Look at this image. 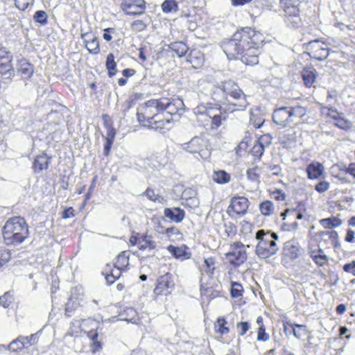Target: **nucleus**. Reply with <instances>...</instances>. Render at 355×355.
<instances>
[{
	"label": "nucleus",
	"instance_id": "nucleus-18",
	"mask_svg": "<svg viewBox=\"0 0 355 355\" xmlns=\"http://www.w3.org/2000/svg\"><path fill=\"white\" fill-rule=\"evenodd\" d=\"M51 157H48L46 153L37 156L33 162V169L35 173H40L44 169H47L50 164Z\"/></svg>",
	"mask_w": 355,
	"mask_h": 355
},
{
	"label": "nucleus",
	"instance_id": "nucleus-44",
	"mask_svg": "<svg viewBox=\"0 0 355 355\" xmlns=\"http://www.w3.org/2000/svg\"><path fill=\"white\" fill-rule=\"evenodd\" d=\"M320 235L328 236V239L331 241L332 245L337 248L340 245L338 242V234L337 232L334 230L330 231H322L320 232Z\"/></svg>",
	"mask_w": 355,
	"mask_h": 355
},
{
	"label": "nucleus",
	"instance_id": "nucleus-27",
	"mask_svg": "<svg viewBox=\"0 0 355 355\" xmlns=\"http://www.w3.org/2000/svg\"><path fill=\"white\" fill-rule=\"evenodd\" d=\"M169 49L175 53L178 57L184 56L189 50L188 46L183 42H175L171 43Z\"/></svg>",
	"mask_w": 355,
	"mask_h": 355
},
{
	"label": "nucleus",
	"instance_id": "nucleus-23",
	"mask_svg": "<svg viewBox=\"0 0 355 355\" xmlns=\"http://www.w3.org/2000/svg\"><path fill=\"white\" fill-rule=\"evenodd\" d=\"M287 212H289V215L293 216L297 220H308L309 218L305 205L302 203L298 204L292 209H287Z\"/></svg>",
	"mask_w": 355,
	"mask_h": 355
},
{
	"label": "nucleus",
	"instance_id": "nucleus-11",
	"mask_svg": "<svg viewBox=\"0 0 355 355\" xmlns=\"http://www.w3.org/2000/svg\"><path fill=\"white\" fill-rule=\"evenodd\" d=\"M175 284L171 273L166 272L160 276L157 279V284L154 289V293L157 295H167L171 293Z\"/></svg>",
	"mask_w": 355,
	"mask_h": 355
},
{
	"label": "nucleus",
	"instance_id": "nucleus-34",
	"mask_svg": "<svg viewBox=\"0 0 355 355\" xmlns=\"http://www.w3.org/2000/svg\"><path fill=\"white\" fill-rule=\"evenodd\" d=\"M80 305L77 298L71 297L65 304V315L68 317L71 316L74 310H76Z\"/></svg>",
	"mask_w": 355,
	"mask_h": 355
},
{
	"label": "nucleus",
	"instance_id": "nucleus-1",
	"mask_svg": "<svg viewBox=\"0 0 355 355\" xmlns=\"http://www.w3.org/2000/svg\"><path fill=\"white\" fill-rule=\"evenodd\" d=\"M264 39L259 31L244 27L224 41L221 47L229 60L241 59L245 64L254 65L259 62L258 51Z\"/></svg>",
	"mask_w": 355,
	"mask_h": 355
},
{
	"label": "nucleus",
	"instance_id": "nucleus-8",
	"mask_svg": "<svg viewBox=\"0 0 355 355\" xmlns=\"http://www.w3.org/2000/svg\"><path fill=\"white\" fill-rule=\"evenodd\" d=\"M299 6V3L293 5L291 3V1L286 3V6L284 9V21L287 24L288 26L294 28L301 26L302 18L300 15V10Z\"/></svg>",
	"mask_w": 355,
	"mask_h": 355
},
{
	"label": "nucleus",
	"instance_id": "nucleus-31",
	"mask_svg": "<svg viewBox=\"0 0 355 355\" xmlns=\"http://www.w3.org/2000/svg\"><path fill=\"white\" fill-rule=\"evenodd\" d=\"M320 223L324 228L332 229L339 227L342 224V221L336 217H331L321 219Z\"/></svg>",
	"mask_w": 355,
	"mask_h": 355
},
{
	"label": "nucleus",
	"instance_id": "nucleus-56",
	"mask_svg": "<svg viewBox=\"0 0 355 355\" xmlns=\"http://www.w3.org/2000/svg\"><path fill=\"white\" fill-rule=\"evenodd\" d=\"M264 149L265 147L257 141V143L252 147L251 153L254 156L260 158L264 152Z\"/></svg>",
	"mask_w": 355,
	"mask_h": 355
},
{
	"label": "nucleus",
	"instance_id": "nucleus-13",
	"mask_svg": "<svg viewBox=\"0 0 355 355\" xmlns=\"http://www.w3.org/2000/svg\"><path fill=\"white\" fill-rule=\"evenodd\" d=\"M144 112L146 116L147 123H150L156 118H159V105L158 99H152L146 103L144 107H142Z\"/></svg>",
	"mask_w": 355,
	"mask_h": 355
},
{
	"label": "nucleus",
	"instance_id": "nucleus-22",
	"mask_svg": "<svg viewBox=\"0 0 355 355\" xmlns=\"http://www.w3.org/2000/svg\"><path fill=\"white\" fill-rule=\"evenodd\" d=\"M87 337L91 340V350L93 353L99 352L102 349L103 343L98 340V333L96 329H92L89 331H85Z\"/></svg>",
	"mask_w": 355,
	"mask_h": 355
},
{
	"label": "nucleus",
	"instance_id": "nucleus-51",
	"mask_svg": "<svg viewBox=\"0 0 355 355\" xmlns=\"http://www.w3.org/2000/svg\"><path fill=\"white\" fill-rule=\"evenodd\" d=\"M311 257L313 258L315 262L320 266H324L328 261V257L325 254H314V252H311Z\"/></svg>",
	"mask_w": 355,
	"mask_h": 355
},
{
	"label": "nucleus",
	"instance_id": "nucleus-57",
	"mask_svg": "<svg viewBox=\"0 0 355 355\" xmlns=\"http://www.w3.org/2000/svg\"><path fill=\"white\" fill-rule=\"evenodd\" d=\"M110 265L107 264L106 268L102 272V274L105 276V280L109 285L114 284L116 281L115 278L110 272Z\"/></svg>",
	"mask_w": 355,
	"mask_h": 355
},
{
	"label": "nucleus",
	"instance_id": "nucleus-5",
	"mask_svg": "<svg viewBox=\"0 0 355 355\" xmlns=\"http://www.w3.org/2000/svg\"><path fill=\"white\" fill-rule=\"evenodd\" d=\"M196 115L207 116L212 129H218L227 120V115L218 104L201 103L193 109Z\"/></svg>",
	"mask_w": 355,
	"mask_h": 355
},
{
	"label": "nucleus",
	"instance_id": "nucleus-53",
	"mask_svg": "<svg viewBox=\"0 0 355 355\" xmlns=\"http://www.w3.org/2000/svg\"><path fill=\"white\" fill-rule=\"evenodd\" d=\"M333 118L336 121L335 125L342 130H348L352 127V123L348 120H345L343 118Z\"/></svg>",
	"mask_w": 355,
	"mask_h": 355
},
{
	"label": "nucleus",
	"instance_id": "nucleus-10",
	"mask_svg": "<svg viewBox=\"0 0 355 355\" xmlns=\"http://www.w3.org/2000/svg\"><path fill=\"white\" fill-rule=\"evenodd\" d=\"M121 8L128 15H141L145 12L146 2L144 0H122Z\"/></svg>",
	"mask_w": 355,
	"mask_h": 355
},
{
	"label": "nucleus",
	"instance_id": "nucleus-6",
	"mask_svg": "<svg viewBox=\"0 0 355 355\" xmlns=\"http://www.w3.org/2000/svg\"><path fill=\"white\" fill-rule=\"evenodd\" d=\"M182 148L191 154H198L202 159L209 157L211 153L207 148V140L201 136L193 137L189 141L181 145Z\"/></svg>",
	"mask_w": 355,
	"mask_h": 355
},
{
	"label": "nucleus",
	"instance_id": "nucleus-47",
	"mask_svg": "<svg viewBox=\"0 0 355 355\" xmlns=\"http://www.w3.org/2000/svg\"><path fill=\"white\" fill-rule=\"evenodd\" d=\"M37 333L33 334L30 336H20V339L22 340L23 343H24V347L28 348V347L35 344L37 342Z\"/></svg>",
	"mask_w": 355,
	"mask_h": 355
},
{
	"label": "nucleus",
	"instance_id": "nucleus-2",
	"mask_svg": "<svg viewBox=\"0 0 355 355\" xmlns=\"http://www.w3.org/2000/svg\"><path fill=\"white\" fill-rule=\"evenodd\" d=\"M210 94L216 102L232 106L230 112L244 110L249 105L247 96L235 82L230 80L213 86Z\"/></svg>",
	"mask_w": 355,
	"mask_h": 355
},
{
	"label": "nucleus",
	"instance_id": "nucleus-29",
	"mask_svg": "<svg viewBox=\"0 0 355 355\" xmlns=\"http://www.w3.org/2000/svg\"><path fill=\"white\" fill-rule=\"evenodd\" d=\"M105 67L107 70V74L109 77L114 76L117 70H116V63L114 61V56L113 53H109L107 56Z\"/></svg>",
	"mask_w": 355,
	"mask_h": 355
},
{
	"label": "nucleus",
	"instance_id": "nucleus-14",
	"mask_svg": "<svg viewBox=\"0 0 355 355\" xmlns=\"http://www.w3.org/2000/svg\"><path fill=\"white\" fill-rule=\"evenodd\" d=\"M16 71L21 78L24 80L29 79L34 73V66L26 59L21 58L17 61Z\"/></svg>",
	"mask_w": 355,
	"mask_h": 355
},
{
	"label": "nucleus",
	"instance_id": "nucleus-38",
	"mask_svg": "<svg viewBox=\"0 0 355 355\" xmlns=\"http://www.w3.org/2000/svg\"><path fill=\"white\" fill-rule=\"evenodd\" d=\"M129 255L126 252H121L117 257L114 263V267L117 268H123L128 265Z\"/></svg>",
	"mask_w": 355,
	"mask_h": 355
},
{
	"label": "nucleus",
	"instance_id": "nucleus-9",
	"mask_svg": "<svg viewBox=\"0 0 355 355\" xmlns=\"http://www.w3.org/2000/svg\"><path fill=\"white\" fill-rule=\"evenodd\" d=\"M226 258L234 266H240L247 259L245 246L241 243H236L232 246V250L226 254Z\"/></svg>",
	"mask_w": 355,
	"mask_h": 355
},
{
	"label": "nucleus",
	"instance_id": "nucleus-45",
	"mask_svg": "<svg viewBox=\"0 0 355 355\" xmlns=\"http://www.w3.org/2000/svg\"><path fill=\"white\" fill-rule=\"evenodd\" d=\"M33 19L41 25H45L48 22V16L45 11L37 10L33 15Z\"/></svg>",
	"mask_w": 355,
	"mask_h": 355
},
{
	"label": "nucleus",
	"instance_id": "nucleus-12",
	"mask_svg": "<svg viewBox=\"0 0 355 355\" xmlns=\"http://www.w3.org/2000/svg\"><path fill=\"white\" fill-rule=\"evenodd\" d=\"M289 110V107H281L273 112L272 120L281 128H284L293 122Z\"/></svg>",
	"mask_w": 355,
	"mask_h": 355
},
{
	"label": "nucleus",
	"instance_id": "nucleus-59",
	"mask_svg": "<svg viewBox=\"0 0 355 355\" xmlns=\"http://www.w3.org/2000/svg\"><path fill=\"white\" fill-rule=\"evenodd\" d=\"M197 196V192L192 188H186L182 193V199L186 200L189 198H194Z\"/></svg>",
	"mask_w": 355,
	"mask_h": 355
},
{
	"label": "nucleus",
	"instance_id": "nucleus-28",
	"mask_svg": "<svg viewBox=\"0 0 355 355\" xmlns=\"http://www.w3.org/2000/svg\"><path fill=\"white\" fill-rule=\"evenodd\" d=\"M213 180L218 184H226L230 181V175L224 170L214 171L212 175Z\"/></svg>",
	"mask_w": 355,
	"mask_h": 355
},
{
	"label": "nucleus",
	"instance_id": "nucleus-16",
	"mask_svg": "<svg viewBox=\"0 0 355 355\" xmlns=\"http://www.w3.org/2000/svg\"><path fill=\"white\" fill-rule=\"evenodd\" d=\"M304 250L294 241H288L285 243L284 252L291 260L297 259Z\"/></svg>",
	"mask_w": 355,
	"mask_h": 355
},
{
	"label": "nucleus",
	"instance_id": "nucleus-55",
	"mask_svg": "<svg viewBox=\"0 0 355 355\" xmlns=\"http://www.w3.org/2000/svg\"><path fill=\"white\" fill-rule=\"evenodd\" d=\"M11 254L9 250L0 248V268L10 259Z\"/></svg>",
	"mask_w": 355,
	"mask_h": 355
},
{
	"label": "nucleus",
	"instance_id": "nucleus-30",
	"mask_svg": "<svg viewBox=\"0 0 355 355\" xmlns=\"http://www.w3.org/2000/svg\"><path fill=\"white\" fill-rule=\"evenodd\" d=\"M137 316V311L132 307L125 308L119 314L121 320L127 322H133Z\"/></svg>",
	"mask_w": 355,
	"mask_h": 355
},
{
	"label": "nucleus",
	"instance_id": "nucleus-60",
	"mask_svg": "<svg viewBox=\"0 0 355 355\" xmlns=\"http://www.w3.org/2000/svg\"><path fill=\"white\" fill-rule=\"evenodd\" d=\"M272 137L270 134H265L261 135L257 140V141L262 144L263 146H268L271 144Z\"/></svg>",
	"mask_w": 355,
	"mask_h": 355
},
{
	"label": "nucleus",
	"instance_id": "nucleus-24",
	"mask_svg": "<svg viewBox=\"0 0 355 355\" xmlns=\"http://www.w3.org/2000/svg\"><path fill=\"white\" fill-rule=\"evenodd\" d=\"M306 171L309 179H317L322 174L324 166L318 162H313L307 166Z\"/></svg>",
	"mask_w": 355,
	"mask_h": 355
},
{
	"label": "nucleus",
	"instance_id": "nucleus-3",
	"mask_svg": "<svg viewBox=\"0 0 355 355\" xmlns=\"http://www.w3.org/2000/svg\"><path fill=\"white\" fill-rule=\"evenodd\" d=\"M28 226L26 220L21 216L9 218L2 229L4 243L7 245H17L28 236Z\"/></svg>",
	"mask_w": 355,
	"mask_h": 355
},
{
	"label": "nucleus",
	"instance_id": "nucleus-49",
	"mask_svg": "<svg viewBox=\"0 0 355 355\" xmlns=\"http://www.w3.org/2000/svg\"><path fill=\"white\" fill-rule=\"evenodd\" d=\"M187 61L192 64L193 67L196 69H198L203 64V58L201 56L196 55L193 52L189 54Z\"/></svg>",
	"mask_w": 355,
	"mask_h": 355
},
{
	"label": "nucleus",
	"instance_id": "nucleus-62",
	"mask_svg": "<svg viewBox=\"0 0 355 355\" xmlns=\"http://www.w3.org/2000/svg\"><path fill=\"white\" fill-rule=\"evenodd\" d=\"M329 188V184L327 182L321 181L315 186V189L319 193H323Z\"/></svg>",
	"mask_w": 355,
	"mask_h": 355
},
{
	"label": "nucleus",
	"instance_id": "nucleus-54",
	"mask_svg": "<svg viewBox=\"0 0 355 355\" xmlns=\"http://www.w3.org/2000/svg\"><path fill=\"white\" fill-rule=\"evenodd\" d=\"M257 340L259 341H268L270 336L266 332V327L263 324H260L258 329Z\"/></svg>",
	"mask_w": 355,
	"mask_h": 355
},
{
	"label": "nucleus",
	"instance_id": "nucleus-46",
	"mask_svg": "<svg viewBox=\"0 0 355 355\" xmlns=\"http://www.w3.org/2000/svg\"><path fill=\"white\" fill-rule=\"evenodd\" d=\"M155 246V243L148 239L147 236L142 238L141 241L139 242V248L140 250H145L147 248H149L150 250H154Z\"/></svg>",
	"mask_w": 355,
	"mask_h": 355
},
{
	"label": "nucleus",
	"instance_id": "nucleus-52",
	"mask_svg": "<svg viewBox=\"0 0 355 355\" xmlns=\"http://www.w3.org/2000/svg\"><path fill=\"white\" fill-rule=\"evenodd\" d=\"M325 44L321 43L318 40H311L306 43V49L310 51L309 53H313V51H318Z\"/></svg>",
	"mask_w": 355,
	"mask_h": 355
},
{
	"label": "nucleus",
	"instance_id": "nucleus-25",
	"mask_svg": "<svg viewBox=\"0 0 355 355\" xmlns=\"http://www.w3.org/2000/svg\"><path fill=\"white\" fill-rule=\"evenodd\" d=\"M285 331L288 330V328H291L293 335L297 338H301L302 336L306 335V327L305 325L302 324H293L292 323L286 322L284 324Z\"/></svg>",
	"mask_w": 355,
	"mask_h": 355
},
{
	"label": "nucleus",
	"instance_id": "nucleus-48",
	"mask_svg": "<svg viewBox=\"0 0 355 355\" xmlns=\"http://www.w3.org/2000/svg\"><path fill=\"white\" fill-rule=\"evenodd\" d=\"M243 286L238 282H232L231 284V296L232 297H239L242 295Z\"/></svg>",
	"mask_w": 355,
	"mask_h": 355
},
{
	"label": "nucleus",
	"instance_id": "nucleus-17",
	"mask_svg": "<svg viewBox=\"0 0 355 355\" xmlns=\"http://www.w3.org/2000/svg\"><path fill=\"white\" fill-rule=\"evenodd\" d=\"M164 215L171 221L181 223L185 217V211L180 207L165 208Z\"/></svg>",
	"mask_w": 355,
	"mask_h": 355
},
{
	"label": "nucleus",
	"instance_id": "nucleus-20",
	"mask_svg": "<svg viewBox=\"0 0 355 355\" xmlns=\"http://www.w3.org/2000/svg\"><path fill=\"white\" fill-rule=\"evenodd\" d=\"M3 62L0 60V75L3 78L10 80L14 75V69L11 64V59L10 57H7Z\"/></svg>",
	"mask_w": 355,
	"mask_h": 355
},
{
	"label": "nucleus",
	"instance_id": "nucleus-40",
	"mask_svg": "<svg viewBox=\"0 0 355 355\" xmlns=\"http://www.w3.org/2000/svg\"><path fill=\"white\" fill-rule=\"evenodd\" d=\"M226 324L227 321L224 318H218L216 322L214 324L216 331L220 334L221 335L229 333L230 329L225 326Z\"/></svg>",
	"mask_w": 355,
	"mask_h": 355
},
{
	"label": "nucleus",
	"instance_id": "nucleus-64",
	"mask_svg": "<svg viewBox=\"0 0 355 355\" xmlns=\"http://www.w3.org/2000/svg\"><path fill=\"white\" fill-rule=\"evenodd\" d=\"M29 4V0H15V6L20 10H25Z\"/></svg>",
	"mask_w": 355,
	"mask_h": 355
},
{
	"label": "nucleus",
	"instance_id": "nucleus-58",
	"mask_svg": "<svg viewBox=\"0 0 355 355\" xmlns=\"http://www.w3.org/2000/svg\"><path fill=\"white\" fill-rule=\"evenodd\" d=\"M236 328L239 330V334L244 336L250 328V324L248 322H241L236 324Z\"/></svg>",
	"mask_w": 355,
	"mask_h": 355
},
{
	"label": "nucleus",
	"instance_id": "nucleus-36",
	"mask_svg": "<svg viewBox=\"0 0 355 355\" xmlns=\"http://www.w3.org/2000/svg\"><path fill=\"white\" fill-rule=\"evenodd\" d=\"M168 251L177 259H187V252L182 248L175 247L170 245L167 247Z\"/></svg>",
	"mask_w": 355,
	"mask_h": 355
},
{
	"label": "nucleus",
	"instance_id": "nucleus-35",
	"mask_svg": "<svg viewBox=\"0 0 355 355\" xmlns=\"http://www.w3.org/2000/svg\"><path fill=\"white\" fill-rule=\"evenodd\" d=\"M329 54V49L326 45L321 47L318 51H313V53H309L311 58L320 61L327 59Z\"/></svg>",
	"mask_w": 355,
	"mask_h": 355
},
{
	"label": "nucleus",
	"instance_id": "nucleus-32",
	"mask_svg": "<svg viewBox=\"0 0 355 355\" xmlns=\"http://www.w3.org/2000/svg\"><path fill=\"white\" fill-rule=\"evenodd\" d=\"M0 347L5 350L9 349L12 352H18L25 348L24 343H23L22 340L20 339V336L13 340L8 345H1Z\"/></svg>",
	"mask_w": 355,
	"mask_h": 355
},
{
	"label": "nucleus",
	"instance_id": "nucleus-7",
	"mask_svg": "<svg viewBox=\"0 0 355 355\" xmlns=\"http://www.w3.org/2000/svg\"><path fill=\"white\" fill-rule=\"evenodd\" d=\"M158 101L160 112H165L171 117L184 110V104L180 98H161Z\"/></svg>",
	"mask_w": 355,
	"mask_h": 355
},
{
	"label": "nucleus",
	"instance_id": "nucleus-37",
	"mask_svg": "<svg viewBox=\"0 0 355 355\" xmlns=\"http://www.w3.org/2000/svg\"><path fill=\"white\" fill-rule=\"evenodd\" d=\"M261 213L264 216H270L274 213L275 207L272 202L266 200L259 205Z\"/></svg>",
	"mask_w": 355,
	"mask_h": 355
},
{
	"label": "nucleus",
	"instance_id": "nucleus-26",
	"mask_svg": "<svg viewBox=\"0 0 355 355\" xmlns=\"http://www.w3.org/2000/svg\"><path fill=\"white\" fill-rule=\"evenodd\" d=\"M171 119H166L164 120L162 118V116L159 114V118H156V120L150 121L151 122L150 123H145L146 127H148L149 128L154 129L155 130H162L166 128V125L168 124L171 121Z\"/></svg>",
	"mask_w": 355,
	"mask_h": 355
},
{
	"label": "nucleus",
	"instance_id": "nucleus-4",
	"mask_svg": "<svg viewBox=\"0 0 355 355\" xmlns=\"http://www.w3.org/2000/svg\"><path fill=\"white\" fill-rule=\"evenodd\" d=\"M255 239L258 241L255 253L259 259H266L270 258L279 250V247L277 244L279 237L276 233L259 230L256 233Z\"/></svg>",
	"mask_w": 355,
	"mask_h": 355
},
{
	"label": "nucleus",
	"instance_id": "nucleus-21",
	"mask_svg": "<svg viewBox=\"0 0 355 355\" xmlns=\"http://www.w3.org/2000/svg\"><path fill=\"white\" fill-rule=\"evenodd\" d=\"M316 69L313 67H305L302 71V76L306 87L313 86L316 77Z\"/></svg>",
	"mask_w": 355,
	"mask_h": 355
},
{
	"label": "nucleus",
	"instance_id": "nucleus-33",
	"mask_svg": "<svg viewBox=\"0 0 355 355\" xmlns=\"http://www.w3.org/2000/svg\"><path fill=\"white\" fill-rule=\"evenodd\" d=\"M293 121L296 119H300L306 114V108L301 105L289 107Z\"/></svg>",
	"mask_w": 355,
	"mask_h": 355
},
{
	"label": "nucleus",
	"instance_id": "nucleus-19",
	"mask_svg": "<svg viewBox=\"0 0 355 355\" xmlns=\"http://www.w3.org/2000/svg\"><path fill=\"white\" fill-rule=\"evenodd\" d=\"M87 49L93 54H97L100 51L99 42L96 37H90L89 33H84L81 35Z\"/></svg>",
	"mask_w": 355,
	"mask_h": 355
},
{
	"label": "nucleus",
	"instance_id": "nucleus-42",
	"mask_svg": "<svg viewBox=\"0 0 355 355\" xmlns=\"http://www.w3.org/2000/svg\"><path fill=\"white\" fill-rule=\"evenodd\" d=\"M257 113L250 112V123L255 128H259L265 121L263 116L257 110Z\"/></svg>",
	"mask_w": 355,
	"mask_h": 355
},
{
	"label": "nucleus",
	"instance_id": "nucleus-50",
	"mask_svg": "<svg viewBox=\"0 0 355 355\" xmlns=\"http://www.w3.org/2000/svg\"><path fill=\"white\" fill-rule=\"evenodd\" d=\"M143 195L146 196V197L151 201L162 202L164 200V198L161 196L155 194L154 190L148 188L146 191L143 193Z\"/></svg>",
	"mask_w": 355,
	"mask_h": 355
},
{
	"label": "nucleus",
	"instance_id": "nucleus-61",
	"mask_svg": "<svg viewBox=\"0 0 355 355\" xmlns=\"http://www.w3.org/2000/svg\"><path fill=\"white\" fill-rule=\"evenodd\" d=\"M146 28V24L142 20H135L132 23V28L137 32H141Z\"/></svg>",
	"mask_w": 355,
	"mask_h": 355
},
{
	"label": "nucleus",
	"instance_id": "nucleus-39",
	"mask_svg": "<svg viewBox=\"0 0 355 355\" xmlns=\"http://www.w3.org/2000/svg\"><path fill=\"white\" fill-rule=\"evenodd\" d=\"M15 300L13 291L6 292L0 296V306L3 308H8L13 303Z\"/></svg>",
	"mask_w": 355,
	"mask_h": 355
},
{
	"label": "nucleus",
	"instance_id": "nucleus-63",
	"mask_svg": "<svg viewBox=\"0 0 355 355\" xmlns=\"http://www.w3.org/2000/svg\"><path fill=\"white\" fill-rule=\"evenodd\" d=\"M200 202L197 197H194L192 198H189L185 200V202L183 205L189 207L190 208H196L199 206Z\"/></svg>",
	"mask_w": 355,
	"mask_h": 355
},
{
	"label": "nucleus",
	"instance_id": "nucleus-41",
	"mask_svg": "<svg viewBox=\"0 0 355 355\" xmlns=\"http://www.w3.org/2000/svg\"><path fill=\"white\" fill-rule=\"evenodd\" d=\"M164 12H175L178 10V3L175 0H165L162 4Z\"/></svg>",
	"mask_w": 355,
	"mask_h": 355
},
{
	"label": "nucleus",
	"instance_id": "nucleus-43",
	"mask_svg": "<svg viewBox=\"0 0 355 355\" xmlns=\"http://www.w3.org/2000/svg\"><path fill=\"white\" fill-rule=\"evenodd\" d=\"M214 259L212 257L205 259L204 264L202 266V270L206 272L208 275H211L215 269Z\"/></svg>",
	"mask_w": 355,
	"mask_h": 355
},
{
	"label": "nucleus",
	"instance_id": "nucleus-15",
	"mask_svg": "<svg viewBox=\"0 0 355 355\" xmlns=\"http://www.w3.org/2000/svg\"><path fill=\"white\" fill-rule=\"evenodd\" d=\"M249 201L245 197H234L228 209H232L237 215H244L248 209Z\"/></svg>",
	"mask_w": 355,
	"mask_h": 355
}]
</instances>
